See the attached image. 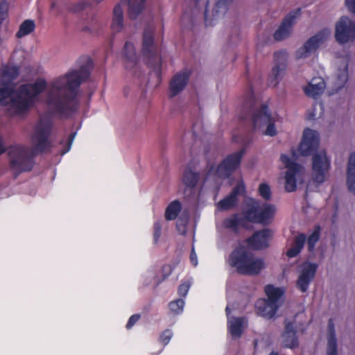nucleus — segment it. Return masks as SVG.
Here are the masks:
<instances>
[{
    "instance_id": "f257e3e1",
    "label": "nucleus",
    "mask_w": 355,
    "mask_h": 355,
    "mask_svg": "<svg viewBox=\"0 0 355 355\" xmlns=\"http://www.w3.org/2000/svg\"><path fill=\"white\" fill-rule=\"evenodd\" d=\"M89 76V69L83 65L51 83L46 97V103L49 108L40 117L34 127L30 156L24 146V172L32 170L35 156L51 151L53 144L50 137L54 126L53 117L70 119L78 112L80 107L79 88Z\"/></svg>"
},
{
    "instance_id": "f03ea898",
    "label": "nucleus",
    "mask_w": 355,
    "mask_h": 355,
    "mask_svg": "<svg viewBox=\"0 0 355 355\" xmlns=\"http://www.w3.org/2000/svg\"><path fill=\"white\" fill-rule=\"evenodd\" d=\"M239 119L241 121H250L254 129L261 130L266 127L263 132L265 135L273 137L277 134L275 121L271 116L268 106L263 104L259 108L257 107V99L252 85L248 87L243 94Z\"/></svg>"
},
{
    "instance_id": "7ed1b4c3",
    "label": "nucleus",
    "mask_w": 355,
    "mask_h": 355,
    "mask_svg": "<svg viewBox=\"0 0 355 355\" xmlns=\"http://www.w3.org/2000/svg\"><path fill=\"white\" fill-rule=\"evenodd\" d=\"M229 262L239 274L245 275H257L265 267L263 259L256 258L252 252L241 245L232 250Z\"/></svg>"
},
{
    "instance_id": "20e7f679",
    "label": "nucleus",
    "mask_w": 355,
    "mask_h": 355,
    "mask_svg": "<svg viewBox=\"0 0 355 355\" xmlns=\"http://www.w3.org/2000/svg\"><path fill=\"white\" fill-rule=\"evenodd\" d=\"M349 10L355 13V0H345ZM336 40L340 44H346L355 38V21L348 17L343 16L336 24Z\"/></svg>"
},
{
    "instance_id": "39448f33",
    "label": "nucleus",
    "mask_w": 355,
    "mask_h": 355,
    "mask_svg": "<svg viewBox=\"0 0 355 355\" xmlns=\"http://www.w3.org/2000/svg\"><path fill=\"white\" fill-rule=\"evenodd\" d=\"M245 152V148H242L236 153L228 155L216 169L214 165L211 166L207 175H209L214 172L215 175L220 179L225 180L230 178L239 167Z\"/></svg>"
},
{
    "instance_id": "423d86ee",
    "label": "nucleus",
    "mask_w": 355,
    "mask_h": 355,
    "mask_svg": "<svg viewBox=\"0 0 355 355\" xmlns=\"http://www.w3.org/2000/svg\"><path fill=\"white\" fill-rule=\"evenodd\" d=\"M142 53L148 59L147 64L154 68L158 75L161 73V62L157 58V47L154 40V30L150 27L144 28L142 40Z\"/></svg>"
},
{
    "instance_id": "0eeeda50",
    "label": "nucleus",
    "mask_w": 355,
    "mask_h": 355,
    "mask_svg": "<svg viewBox=\"0 0 355 355\" xmlns=\"http://www.w3.org/2000/svg\"><path fill=\"white\" fill-rule=\"evenodd\" d=\"M8 101L10 107L15 108V114H22V85H19L17 90L10 83L0 87V104L6 105Z\"/></svg>"
},
{
    "instance_id": "6e6552de",
    "label": "nucleus",
    "mask_w": 355,
    "mask_h": 355,
    "mask_svg": "<svg viewBox=\"0 0 355 355\" xmlns=\"http://www.w3.org/2000/svg\"><path fill=\"white\" fill-rule=\"evenodd\" d=\"M275 213V206L270 204H263L262 207L252 205L246 209L249 222L264 225L270 223Z\"/></svg>"
},
{
    "instance_id": "1a4fd4ad",
    "label": "nucleus",
    "mask_w": 355,
    "mask_h": 355,
    "mask_svg": "<svg viewBox=\"0 0 355 355\" xmlns=\"http://www.w3.org/2000/svg\"><path fill=\"white\" fill-rule=\"evenodd\" d=\"M330 168V159L325 151L322 150L313 154L312 157L313 179L319 184L324 182L325 175Z\"/></svg>"
},
{
    "instance_id": "9d476101",
    "label": "nucleus",
    "mask_w": 355,
    "mask_h": 355,
    "mask_svg": "<svg viewBox=\"0 0 355 355\" xmlns=\"http://www.w3.org/2000/svg\"><path fill=\"white\" fill-rule=\"evenodd\" d=\"M329 35L330 31L328 28H324L311 37L301 48L297 50V58L300 59L308 57L327 40Z\"/></svg>"
},
{
    "instance_id": "9b49d317",
    "label": "nucleus",
    "mask_w": 355,
    "mask_h": 355,
    "mask_svg": "<svg viewBox=\"0 0 355 355\" xmlns=\"http://www.w3.org/2000/svg\"><path fill=\"white\" fill-rule=\"evenodd\" d=\"M317 269L318 265L315 263L306 261L302 265L301 272L296 282V287L302 293L308 291L311 282L315 276Z\"/></svg>"
},
{
    "instance_id": "f8f14e48",
    "label": "nucleus",
    "mask_w": 355,
    "mask_h": 355,
    "mask_svg": "<svg viewBox=\"0 0 355 355\" xmlns=\"http://www.w3.org/2000/svg\"><path fill=\"white\" fill-rule=\"evenodd\" d=\"M288 55L286 51L281 50L274 53L275 66L272 69L269 85L276 87L282 73L287 67Z\"/></svg>"
},
{
    "instance_id": "ddd939ff",
    "label": "nucleus",
    "mask_w": 355,
    "mask_h": 355,
    "mask_svg": "<svg viewBox=\"0 0 355 355\" xmlns=\"http://www.w3.org/2000/svg\"><path fill=\"white\" fill-rule=\"evenodd\" d=\"M319 146V136L317 131L306 128L303 132L302 141L299 146V151L303 156H309L315 152Z\"/></svg>"
},
{
    "instance_id": "4468645a",
    "label": "nucleus",
    "mask_w": 355,
    "mask_h": 355,
    "mask_svg": "<svg viewBox=\"0 0 355 355\" xmlns=\"http://www.w3.org/2000/svg\"><path fill=\"white\" fill-rule=\"evenodd\" d=\"M301 9L297 8L289 12L283 19L279 28L274 33V39L282 41L288 37L295 19L300 15Z\"/></svg>"
},
{
    "instance_id": "2eb2a0df",
    "label": "nucleus",
    "mask_w": 355,
    "mask_h": 355,
    "mask_svg": "<svg viewBox=\"0 0 355 355\" xmlns=\"http://www.w3.org/2000/svg\"><path fill=\"white\" fill-rule=\"evenodd\" d=\"M271 231L269 229H263L255 232L246 239L248 245L253 250H260L269 245V239L271 237Z\"/></svg>"
},
{
    "instance_id": "dca6fc26",
    "label": "nucleus",
    "mask_w": 355,
    "mask_h": 355,
    "mask_svg": "<svg viewBox=\"0 0 355 355\" xmlns=\"http://www.w3.org/2000/svg\"><path fill=\"white\" fill-rule=\"evenodd\" d=\"M248 223V216L246 211H245L243 216H241L240 214H234L230 217L225 218L223 225L225 229L230 230L234 233H238L240 228L249 229Z\"/></svg>"
},
{
    "instance_id": "f3484780",
    "label": "nucleus",
    "mask_w": 355,
    "mask_h": 355,
    "mask_svg": "<svg viewBox=\"0 0 355 355\" xmlns=\"http://www.w3.org/2000/svg\"><path fill=\"white\" fill-rule=\"evenodd\" d=\"M232 0H219L216 3L213 11L212 17H209L208 15L209 1H207L205 8V24L206 26H211L216 24L219 18L220 13L224 14L228 9V6Z\"/></svg>"
},
{
    "instance_id": "a211bd4d",
    "label": "nucleus",
    "mask_w": 355,
    "mask_h": 355,
    "mask_svg": "<svg viewBox=\"0 0 355 355\" xmlns=\"http://www.w3.org/2000/svg\"><path fill=\"white\" fill-rule=\"evenodd\" d=\"M245 192V187L243 183L238 184L232 190L231 193L218 202V207L222 211L232 209L237 204V196Z\"/></svg>"
},
{
    "instance_id": "6ab92c4d",
    "label": "nucleus",
    "mask_w": 355,
    "mask_h": 355,
    "mask_svg": "<svg viewBox=\"0 0 355 355\" xmlns=\"http://www.w3.org/2000/svg\"><path fill=\"white\" fill-rule=\"evenodd\" d=\"M190 72L188 71H180L175 74L169 84L171 97H174L182 92L187 85Z\"/></svg>"
},
{
    "instance_id": "aec40b11",
    "label": "nucleus",
    "mask_w": 355,
    "mask_h": 355,
    "mask_svg": "<svg viewBox=\"0 0 355 355\" xmlns=\"http://www.w3.org/2000/svg\"><path fill=\"white\" fill-rule=\"evenodd\" d=\"M255 309L259 315L266 319H271L276 314L279 304L261 298L257 300Z\"/></svg>"
},
{
    "instance_id": "412c9836",
    "label": "nucleus",
    "mask_w": 355,
    "mask_h": 355,
    "mask_svg": "<svg viewBox=\"0 0 355 355\" xmlns=\"http://www.w3.org/2000/svg\"><path fill=\"white\" fill-rule=\"evenodd\" d=\"M284 324L285 329L282 335L284 346L291 349L298 347V338L293 323L286 320Z\"/></svg>"
},
{
    "instance_id": "4be33fe9",
    "label": "nucleus",
    "mask_w": 355,
    "mask_h": 355,
    "mask_svg": "<svg viewBox=\"0 0 355 355\" xmlns=\"http://www.w3.org/2000/svg\"><path fill=\"white\" fill-rule=\"evenodd\" d=\"M325 86V82L322 78H314L304 90L306 96L317 98L324 92Z\"/></svg>"
},
{
    "instance_id": "5701e85b",
    "label": "nucleus",
    "mask_w": 355,
    "mask_h": 355,
    "mask_svg": "<svg viewBox=\"0 0 355 355\" xmlns=\"http://www.w3.org/2000/svg\"><path fill=\"white\" fill-rule=\"evenodd\" d=\"M327 355H338L337 340L336 337L335 326L332 318L328 321L327 325Z\"/></svg>"
},
{
    "instance_id": "b1692460",
    "label": "nucleus",
    "mask_w": 355,
    "mask_h": 355,
    "mask_svg": "<svg viewBox=\"0 0 355 355\" xmlns=\"http://www.w3.org/2000/svg\"><path fill=\"white\" fill-rule=\"evenodd\" d=\"M194 166L192 162H189L187 166L183 176L182 181L189 188H194L200 178V174L195 171Z\"/></svg>"
},
{
    "instance_id": "393cba45",
    "label": "nucleus",
    "mask_w": 355,
    "mask_h": 355,
    "mask_svg": "<svg viewBox=\"0 0 355 355\" xmlns=\"http://www.w3.org/2000/svg\"><path fill=\"white\" fill-rule=\"evenodd\" d=\"M306 241V236L304 233H300L296 236L293 241L291 247L287 250L286 254L288 258L296 257L302 252Z\"/></svg>"
},
{
    "instance_id": "a878e982",
    "label": "nucleus",
    "mask_w": 355,
    "mask_h": 355,
    "mask_svg": "<svg viewBox=\"0 0 355 355\" xmlns=\"http://www.w3.org/2000/svg\"><path fill=\"white\" fill-rule=\"evenodd\" d=\"M347 184L349 190L355 195V152L350 153L347 168Z\"/></svg>"
},
{
    "instance_id": "bb28decb",
    "label": "nucleus",
    "mask_w": 355,
    "mask_h": 355,
    "mask_svg": "<svg viewBox=\"0 0 355 355\" xmlns=\"http://www.w3.org/2000/svg\"><path fill=\"white\" fill-rule=\"evenodd\" d=\"M111 28L116 33L120 32L123 28V12L120 4L114 8Z\"/></svg>"
},
{
    "instance_id": "cd10ccee",
    "label": "nucleus",
    "mask_w": 355,
    "mask_h": 355,
    "mask_svg": "<svg viewBox=\"0 0 355 355\" xmlns=\"http://www.w3.org/2000/svg\"><path fill=\"white\" fill-rule=\"evenodd\" d=\"M146 0H121L127 3L130 19H135L142 12Z\"/></svg>"
},
{
    "instance_id": "c85d7f7f",
    "label": "nucleus",
    "mask_w": 355,
    "mask_h": 355,
    "mask_svg": "<svg viewBox=\"0 0 355 355\" xmlns=\"http://www.w3.org/2000/svg\"><path fill=\"white\" fill-rule=\"evenodd\" d=\"M348 80V64H346L343 69H338L334 82L335 92L341 89Z\"/></svg>"
},
{
    "instance_id": "c756f323",
    "label": "nucleus",
    "mask_w": 355,
    "mask_h": 355,
    "mask_svg": "<svg viewBox=\"0 0 355 355\" xmlns=\"http://www.w3.org/2000/svg\"><path fill=\"white\" fill-rule=\"evenodd\" d=\"M264 291L268 297L267 300L275 302V304H278V301L281 297L284 295V290L275 287L272 284H268L265 286Z\"/></svg>"
},
{
    "instance_id": "7c9ffc66",
    "label": "nucleus",
    "mask_w": 355,
    "mask_h": 355,
    "mask_svg": "<svg viewBox=\"0 0 355 355\" xmlns=\"http://www.w3.org/2000/svg\"><path fill=\"white\" fill-rule=\"evenodd\" d=\"M182 209L181 202L178 200H173L166 207L164 216L167 220H175Z\"/></svg>"
},
{
    "instance_id": "2f4dec72",
    "label": "nucleus",
    "mask_w": 355,
    "mask_h": 355,
    "mask_svg": "<svg viewBox=\"0 0 355 355\" xmlns=\"http://www.w3.org/2000/svg\"><path fill=\"white\" fill-rule=\"evenodd\" d=\"M300 169H289L286 171L285 174V189L288 192L295 191L297 189L296 175Z\"/></svg>"
},
{
    "instance_id": "473e14b6",
    "label": "nucleus",
    "mask_w": 355,
    "mask_h": 355,
    "mask_svg": "<svg viewBox=\"0 0 355 355\" xmlns=\"http://www.w3.org/2000/svg\"><path fill=\"white\" fill-rule=\"evenodd\" d=\"M123 55L128 62H130L133 67L137 64L138 58L132 43L129 42H125L123 49Z\"/></svg>"
},
{
    "instance_id": "72a5a7b5",
    "label": "nucleus",
    "mask_w": 355,
    "mask_h": 355,
    "mask_svg": "<svg viewBox=\"0 0 355 355\" xmlns=\"http://www.w3.org/2000/svg\"><path fill=\"white\" fill-rule=\"evenodd\" d=\"M243 318H235L230 322L229 331L233 337H241L243 332Z\"/></svg>"
},
{
    "instance_id": "f704fd0d",
    "label": "nucleus",
    "mask_w": 355,
    "mask_h": 355,
    "mask_svg": "<svg viewBox=\"0 0 355 355\" xmlns=\"http://www.w3.org/2000/svg\"><path fill=\"white\" fill-rule=\"evenodd\" d=\"M102 28L96 16L92 15L89 19L87 24L83 28V31L88 32L91 34L97 35Z\"/></svg>"
},
{
    "instance_id": "c9c22d12",
    "label": "nucleus",
    "mask_w": 355,
    "mask_h": 355,
    "mask_svg": "<svg viewBox=\"0 0 355 355\" xmlns=\"http://www.w3.org/2000/svg\"><path fill=\"white\" fill-rule=\"evenodd\" d=\"M320 237V227L315 225L314 230L311 234L306 238L307 248L309 252H313L315 250V244L318 243Z\"/></svg>"
},
{
    "instance_id": "e433bc0d",
    "label": "nucleus",
    "mask_w": 355,
    "mask_h": 355,
    "mask_svg": "<svg viewBox=\"0 0 355 355\" xmlns=\"http://www.w3.org/2000/svg\"><path fill=\"white\" fill-rule=\"evenodd\" d=\"M28 85L31 89V95L37 98L40 94L43 92L47 87L46 81L44 79H38L33 84Z\"/></svg>"
},
{
    "instance_id": "4c0bfd02",
    "label": "nucleus",
    "mask_w": 355,
    "mask_h": 355,
    "mask_svg": "<svg viewBox=\"0 0 355 355\" xmlns=\"http://www.w3.org/2000/svg\"><path fill=\"white\" fill-rule=\"evenodd\" d=\"M1 77L8 82L12 81L18 75V69L15 67L3 66L1 69Z\"/></svg>"
},
{
    "instance_id": "58836bf2",
    "label": "nucleus",
    "mask_w": 355,
    "mask_h": 355,
    "mask_svg": "<svg viewBox=\"0 0 355 355\" xmlns=\"http://www.w3.org/2000/svg\"><path fill=\"white\" fill-rule=\"evenodd\" d=\"M28 92L29 89H28L27 84H24V114L35 105L37 98L31 95L27 96Z\"/></svg>"
},
{
    "instance_id": "ea45409f",
    "label": "nucleus",
    "mask_w": 355,
    "mask_h": 355,
    "mask_svg": "<svg viewBox=\"0 0 355 355\" xmlns=\"http://www.w3.org/2000/svg\"><path fill=\"white\" fill-rule=\"evenodd\" d=\"M184 301L182 298L171 301L168 304L170 311L174 314H180L183 311Z\"/></svg>"
},
{
    "instance_id": "a19ab883",
    "label": "nucleus",
    "mask_w": 355,
    "mask_h": 355,
    "mask_svg": "<svg viewBox=\"0 0 355 355\" xmlns=\"http://www.w3.org/2000/svg\"><path fill=\"white\" fill-rule=\"evenodd\" d=\"M258 192L259 196L265 200L268 201L271 199V189L267 183H261L259 186Z\"/></svg>"
},
{
    "instance_id": "79ce46f5",
    "label": "nucleus",
    "mask_w": 355,
    "mask_h": 355,
    "mask_svg": "<svg viewBox=\"0 0 355 355\" xmlns=\"http://www.w3.org/2000/svg\"><path fill=\"white\" fill-rule=\"evenodd\" d=\"M280 160L283 164H285V166L287 168V170L291 168L292 169H300V166L297 163L291 160L288 155L285 154H282L280 157Z\"/></svg>"
},
{
    "instance_id": "37998d69",
    "label": "nucleus",
    "mask_w": 355,
    "mask_h": 355,
    "mask_svg": "<svg viewBox=\"0 0 355 355\" xmlns=\"http://www.w3.org/2000/svg\"><path fill=\"white\" fill-rule=\"evenodd\" d=\"M162 235V224L159 221L155 222L153 225V242L157 244Z\"/></svg>"
},
{
    "instance_id": "c03bdc74",
    "label": "nucleus",
    "mask_w": 355,
    "mask_h": 355,
    "mask_svg": "<svg viewBox=\"0 0 355 355\" xmlns=\"http://www.w3.org/2000/svg\"><path fill=\"white\" fill-rule=\"evenodd\" d=\"M172 336V331L170 329H165L161 333L159 338V340L162 344H163L165 346L170 342Z\"/></svg>"
},
{
    "instance_id": "a18cd8bd",
    "label": "nucleus",
    "mask_w": 355,
    "mask_h": 355,
    "mask_svg": "<svg viewBox=\"0 0 355 355\" xmlns=\"http://www.w3.org/2000/svg\"><path fill=\"white\" fill-rule=\"evenodd\" d=\"M89 6V3L85 1H80L69 7V10L73 12H80Z\"/></svg>"
},
{
    "instance_id": "49530a36",
    "label": "nucleus",
    "mask_w": 355,
    "mask_h": 355,
    "mask_svg": "<svg viewBox=\"0 0 355 355\" xmlns=\"http://www.w3.org/2000/svg\"><path fill=\"white\" fill-rule=\"evenodd\" d=\"M35 28L34 21L26 19L24 21V36L32 33Z\"/></svg>"
},
{
    "instance_id": "de8ad7c7",
    "label": "nucleus",
    "mask_w": 355,
    "mask_h": 355,
    "mask_svg": "<svg viewBox=\"0 0 355 355\" xmlns=\"http://www.w3.org/2000/svg\"><path fill=\"white\" fill-rule=\"evenodd\" d=\"M190 284L189 283L184 282L181 284L178 288V295L183 297L187 295V293L189 290Z\"/></svg>"
},
{
    "instance_id": "09e8293b",
    "label": "nucleus",
    "mask_w": 355,
    "mask_h": 355,
    "mask_svg": "<svg viewBox=\"0 0 355 355\" xmlns=\"http://www.w3.org/2000/svg\"><path fill=\"white\" fill-rule=\"evenodd\" d=\"M140 315L137 313L131 315L126 324V328L128 329H131L135 325V324L138 322V320L140 319Z\"/></svg>"
},
{
    "instance_id": "8fccbe9b",
    "label": "nucleus",
    "mask_w": 355,
    "mask_h": 355,
    "mask_svg": "<svg viewBox=\"0 0 355 355\" xmlns=\"http://www.w3.org/2000/svg\"><path fill=\"white\" fill-rule=\"evenodd\" d=\"M75 136H76V132H72L69 135V136L67 139V145L62 151V155H64V154L67 153L68 151H69V150L71 148V146L72 144V142L75 138Z\"/></svg>"
},
{
    "instance_id": "3c124183",
    "label": "nucleus",
    "mask_w": 355,
    "mask_h": 355,
    "mask_svg": "<svg viewBox=\"0 0 355 355\" xmlns=\"http://www.w3.org/2000/svg\"><path fill=\"white\" fill-rule=\"evenodd\" d=\"M173 268L170 264H165L162 268L163 280L166 279L172 272Z\"/></svg>"
},
{
    "instance_id": "603ef678",
    "label": "nucleus",
    "mask_w": 355,
    "mask_h": 355,
    "mask_svg": "<svg viewBox=\"0 0 355 355\" xmlns=\"http://www.w3.org/2000/svg\"><path fill=\"white\" fill-rule=\"evenodd\" d=\"M176 228L182 235H184L187 232L186 224L182 223L180 220L178 221Z\"/></svg>"
},
{
    "instance_id": "864d4df0",
    "label": "nucleus",
    "mask_w": 355,
    "mask_h": 355,
    "mask_svg": "<svg viewBox=\"0 0 355 355\" xmlns=\"http://www.w3.org/2000/svg\"><path fill=\"white\" fill-rule=\"evenodd\" d=\"M190 261L191 263L194 266H197L198 264V260H197V255L195 252L194 248L192 249L191 254H190Z\"/></svg>"
},
{
    "instance_id": "5fc2aeb1",
    "label": "nucleus",
    "mask_w": 355,
    "mask_h": 355,
    "mask_svg": "<svg viewBox=\"0 0 355 355\" xmlns=\"http://www.w3.org/2000/svg\"><path fill=\"white\" fill-rule=\"evenodd\" d=\"M16 35H17V37L18 38H21L22 37V24H21L19 26V29H18V31L17 32Z\"/></svg>"
},
{
    "instance_id": "6e6d98bb",
    "label": "nucleus",
    "mask_w": 355,
    "mask_h": 355,
    "mask_svg": "<svg viewBox=\"0 0 355 355\" xmlns=\"http://www.w3.org/2000/svg\"><path fill=\"white\" fill-rule=\"evenodd\" d=\"M225 312H226L227 315H229L230 314L231 311L228 306L225 309Z\"/></svg>"
},
{
    "instance_id": "4d7b16f0",
    "label": "nucleus",
    "mask_w": 355,
    "mask_h": 355,
    "mask_svg": "<svg viewBox=\"0 0 355 355\" xmlns=\"http://www.w3.org/2000/svg\"><path fill=\"white\" fill-rule=\"evenodd\" d=\"M269 355H278V354L275 352H271Z\"/></svg>"
},
{
    "instance_id": "13d9d810",
    "label": "nucleus",
    "mask_w": 355,
    "mask_h": 355,
    "mask_svg": "<svg viewBox=\"0 0 355 355\" xmlns=\"http://www.w3.org/2000/svg\"><path fill=\"white\" fill-rule=\"evenodd\" d=\"M186 15H186V13L184 12V13L183 14V16H182V20H184V18L186 17Z\"/></svg>"
},
{
    "instance_id": "bf43d9fd",
    "label": "nucleus",
    "mask_w": 355,
    "mask_h": 355,
    "mask_svg": "<svg viewBox=\"0 0 355 355\" xmlns=\"http://www.w3.org/2000/svg\"><path fill=\"white\" fill-rule=\"evenodd\" d=\"M195 1H196V2H195L196 6H198V4L199 0H195Z\"/></svg>"
},
{
    "instance_id": "052dcab7",
    "label": "nucleus",
    "mask_w": 355,
    "mask_h": 355,
    "mask_svg": "<svg viewBox=\"0 0 355 355\" xmlns=\"http://www.w3.org/2000/svg\"><path fill=\"white\" fill-rule=\"evenodd\" d=\"M95 1H96V2H98V3H100V2L103 1V0H95Z\"/></svg>"
}]
</instances>
